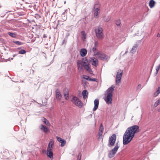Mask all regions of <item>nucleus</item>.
Instances as JSON below:
<instances>
[{"mask_svg":"<svg viewBox=\"0 0 160 160\" xmlns=\"http://www.w3.org/2000/svg\"><path fill=\"white\" fill-rule=\"evenodd\" d=\"M115 87H113L109 88L107 90V94L110 93L112 95V92L114 90V88Z\"/></svg>","mask_w":160,"mask_h":160,"instance_id":"4be33fe9","label":"nucleus"},{"mask_svg":"<svg viewBox=\"0 0 160 160\" xmlns=\"http://www.w3.org/2000/svg\"><path fill=\"white\" fill-rule=\"evenodd\" d=\"M138 47V45L137 44H136L135 46L133 47L132 48V50L130 51V52L132 54L134 53L137 49Z\"/></svg>","mask_w":160,"mask_h":160,"instance_id":"b1692460","label":"nucleus"},{"mask_svg":"<svg viewBox=\"0 0 160 160\" xmlns=\"http://www.w3.org/2000/svg\"><path fill=\"white\" fill-rule=\"evenodd\" d=\"M43 37L44 38H46V35H43Z\"/></svg>","mask_w":160,"mask_h":160,"instance_id":"a19ab883","label":"nucleus"},{"mask_svg":"<svg viewBox=\"0 0 160 160\" xmlns=\"http://www.w3.org/2000/svg\"><path fill=\"white\" fill-rule=\"evenodd\" d=\"M157 37H159L160 36V34H158L157 36Z\"/></svg>","mask_w":160,"mask_h":160,"instance_id":"79ce46f5","label":"nucleus"},{"mask_svg":"<svg viewBox=\"0 0 160 160\" xmlns=\"http://www.w3.org/2000/svg\"><path fill=\"white\" fill-rule=\"evenodd\" d=\"M86 63V62H82L80 60H78L77 61L78 69L79 70H81L82 69L83 67H84L85 64Z\"/></svg>","mask_w":160,"mask_h":160,"instance_id":"9d476101","label":"nucleus"},{"mask_svg":"<svg viewBox=\"0 0 160 160\" xmlns=\"http://www.w3.org/2000/svg\"><path fill=\"white\" fill-rule=\"evenodd\" d=\"M87 51L85 48L81 49L80 51V55L81 56L83 57L85 56L87 53Z\"/></svg>","mask_w":160,"mask_h":160,"instance_id":"6ab92c4d","label":"nucleus"},{"mask_svg":"<svg viewBox=\"0 0 160 160\" xmlns=\"http://www.w3.org/2000/svg\"><path fill=\"white\" fill-rule=\"evenodd\" d=\"M8 34L12 38H15L16 36V35L14 33L8 32Z\"/></svg>","mask_w":160,"mask_h":160,"instance_id":"c756f323","label":"nucleus"},{"mask_svg":"<svg viewBox=\"0 0 160 160\" xmlns=\"http://www.w3.org/2000/svg\"><path fill=\"white\" fill-rule=\"evenodd\" d=\"M139 132V127L134 125L128 128L123 137V143L124 145L128 144L134 137L135 133Z\"/></svg>","mask_w":160,"mask_h":160,"instance_id":"f257e3e1","label":"nucleus"},{"mask_svg":"<svg viewBox=\"0 0 160 160\" xmlns=\"http://www.w3.org/2000/svg\"><path fill=\"white\" fill-rule=\"evenodd\" d=\"M52 150L49 149V148H47V155L51 159L53 158V153Z\"/></svg>","mask_w":160,"mask_h":160,"instance_id":"f8f14e48","label":"nucleus"},{"mask_svg":"<svg viewBox=\"0 0 160 160\" xmlns=\"http://www.w3.org/2000/svg\"><path fill=\"white\" fill-rule=\"evenodd\" d=\"M57 140L61 143V147L64 146L66 143V141L64 139H63L57 136L56 137Z\"/></svg>","mask_w":160,"mask_h":160,"instance_id":"4468645a","label":"nucleus"},{"mask_svg":"<svg viewBox=\"0 0 160 160\" xmlns=\"http://www.w3.org/2000/svg\"><path fill=\"white\" fill-rule=\"evenodd\" d=\"M97 47H93L92 49L91 50L90 52L92 51L93 52H94V53H95V51H96L97 50Z\"/></svg>","mask_w":160,"mask_h":160,"instance_id":"e433bc0d","label":"nucleus"},{"mask_svg":"<svg viewBox=\"0 0 160 160\" xmlns=\"http://www.w3.org/2000/svg\"><path fill=\"white\" fill-rule=\"evenodd\" d=\"M159 102L158 100L156 102H155L154 104V106L155 107H157L159 104H160V103H159Z\"/></svg>","mask_w":160,"mask_h":160,"instance_id":"c9c22d12","label":"nucleus"},{"mask_svg":"<svg viewBox=\"0 0 160 160\" xmlns=\"http://www.w3.org/2000/svg\"><path fill=\"white\" fill-rule=\"evenodd\" d=\"M158 100L159 102V103H160V98Z\"/></svg>","mask_w":160,"mask_h":160,"instance_id":"c03bdc74","label":"nucleus"},{"mask_svg":"<svg viewBox=\"0 0 160 160\" xmlns=\"http://www.w3.org/2000/svg\"><path fill=\"white\" fill-rule=\"evenodd\" d=\"M88 94L87 90H85L82 91V95L84 99H85L87 98Z\"/></svg>","mask_w":160,"mask_h":160,"instance_id":"aec40b11","label":"nucleus"},{"mask_svg":"<svg viewBox=\"0 0 160 160\" xmlns=\"http://www.w3.org/2000/svg\"><path fill=\"white\" fill-rule=\"evenodd\" d=\"M42 120L44 123L47 126H49L50 125V123L45 118L43 117Z\"/></svg>","mask_w":160,"mask_h":160,"instance_id":"a878e982","label":"nucleus"},{"mask_svg":"<svg viewBox=\"0 0 160 160\" xmlns=\"http://www.w3.org/2000/svg\"><path fill=\"white\" fill-rule=\"evenodd\" d=\"M158 111L159 112H160V108L158 109Z\"/></svg>","mask_w":160,"mask_h":160,"instance_id":"37998d69","label":"nucleus"},{"mask_svg":"<svg viewBox=\"0 0 160 160\" xmlns=\"http://www.w3.org/2000/svg\"><path fill=\"white\" fill-rule=\"evenodd\" d=\"M155 3L154 0H150L149 3V6L151 8H152L155 6Z\"/></svg>","mask_w":160,"mask_h":160,"instance_id":"412c9836","label":"nucleus"},{"mask_svg":"<svg viewBox=\"0 0 160 160\" xmlns=\"http://www.w3.org/2000/svg\"><path fill=\"white\" fill-rule=\"evenodd\" d=\"M123 74V71L120 70L117 72L116 78V82L117 84H118L121 81V78Z\"/></svg>","mask_w":160,"mask_h":160,"instance_id":"0eeeda50","label":"nucleus"},{"mask_svg":"<svg viewBox=\"0 0 160 160\" xmlns=\"http://www.w3.org/2000/svg\"><path fill=\"white\" fill-rule=\"evenodd\" d=\"M103 29L101 27H98L95 29V33L97 37L99 39H102L104 38Z\"/></svg>","mask_w":160,"mask_h":160,"instance_id":"7ed1b4c3","label":"nucleus"},{"mask_svg":"<svg viewBox=\"0 0 160 160\" xmlns=\"http://www.w3.org/2000/svg\"><path fill=\"white\" fill-rule=\"evenodd\" d=\"M112 95L110 93L107 94V96L105 99V100L107 104H109L112 103Z\"/></svg>","mask_w":160,"mask_h":160,"instance_id":"9b49d317","label":"nucleus"},{"mask_svg":"<svg viewBox=\"0 0 160 160\" xmlns=\"http://www.w3.org/2000/svg\"><path fill=\"white\" fill-rule=\"evenodd\" d=\"M26 51L24 50H22L19 52V53L20 54H25L26 53Z\"/></svg>","mask_w":160,"mask_h":160,"instance_id":"72a5a7b5","label":"nucleus"},{"mask_svg":"<svg viewBox=\"0 0 160 160\" xmlns=\"http://www.w3.org/2000/svg\"><path fill=\"white\" fill-rule=\"evenodd\" d=\"M13 42L16 44L21 45L22 44V43L19 41H13Z\"/></svg>","mask_w":160,"mask_h":160,"instance_id":"f704fd0d","label":"nucleus"},{"mask_svg":"<svg viewBox=\"0 0 160 160\" xmlns=\"http://www.w3.org/2000/svg\"><path fill=\"white\" fill-rule=\"evenodd\" d=\"M64 96L65 99L68 100V92H67L66 93H64Z\"/></svg>","mask_w":160,"mask_h":160,"instance_id":"473e14b6","label":"nucleus"},{"mask_svg":"<svg viewBox=\"0 0 160 160\" xmlns=\"http://www.w3.org/2000/svg\"><path fill=\"white\" fill-rule=\"evenodd\" d=\"M115 23L117 26H120L121 24V20H116L115 21Z\"/></svg>","mask_w":160,"mask_h":160,"instance_id":"c85d7f7f","label":"nucleus"},{"mask_svg":"<svg viewBox=\"0 0 160 160\" xmlns=\"http://www.w3.org/2000/svg\"><path fill=\"white\" fill-rule=\"evenodd\" d=\"M54 146V142L52 140L50 141L48 145V148H49V149L52 150Z\"/></svg>","mask_w":160,"mask_h":160,"instance_id":"5701e85b","label":"nucleus"},{"mask_svg":"<svg viewBox=\"0 0 160 160\" xmlns=\"http://www.w3.org/2000/svg\"><path fill=\"white\" fill-rule=\"evenodd\" d=\"M72 102L75 105L79 107H81L83 105V103L76 97H73L72 98Z\"/></svg>","mask_w":160,"mask_h":160,"instance_id":"39448f33","label":"nucleus"},{"mask_svg":"<svg viewBox=\"0 0 160 160\" xmlns=\"http://www.w3.org/2000/svg\"><path fill=\"white\" fill-rule=\"evenodd\" d=\"M81 158V155L79 154L78 156V159L79 160H80Z\"/></svg>","mask_w":160,"mask_h":160,"instance_id":"58836bf2","label":"nucleus"},{"mask_svg":"<svg viewBox=\"0 0 160 160\" xmlns=\"http://www.w3.org/2000/svg\"><path fill=\"white\" fill-rule=\"evenodd\" d=\"M103 20L105 22H108L111 19V17L109 16H106L103 17Z\"/></svg>","mask_w":160,"mask_h":160,"instance_id":"bb28decb","label":"nucleus"},{"mask_svg":"<svg viewBox=\"0 0 160 160\" xmlns=\"http://www.w3.org/2000/svg\"><path fill=\"white\" fill-rule=\"evenodd\" d=\"M104 128L102 124H101L99 128V131L98 132L99 138H101L102 137V134L103 133Z\"/></svg>","mask_w":160,"mask_h":160,"instance_id":"ddd939ff","label":"nucleus"},{"mask_svg":"<svg viewBox=\"0 0 160 160\" xmlns=\"http://www.w3.org/2000/svg\"><path fill=\"white\" fill-rule=\"evenodd\" d=\"M95 78L92 79V80L91 81H95Z\"/></svg>","mask_w":160,"mask_h":160,"instance_id":"ea45409f","label":"nucleus"},{"mask_svg":"<svg viewBox=\"0 0 160 160\" xmlns=\"http://www.w3.org/2000/svg\"><path fill=\"white\" fill-rule=\"evenodd\" d=\"M81 34L82 36V38L83 41H85L86 38V34L85 32L84 31H82L81 32Z\"/></svg>","mask_w":160,"mask_h":160,"instance_id":"393cba45","label":"nucleus"},{"mask_svg":"<svg viewBox=\"0 0 160 160\" xmlns=\"http://www.w3.org/2000/svg\"><path fill=\"white\" fill-rule=\"evenodd\" d=\"M160 93V87H159L157 89L156 91L154 93V97H156Z\"/></svg>","mask_w":160,"mask_h":160,"instance_id":"cd10ccee","label":"nucleus"},{"mask_svg":"<svg viewBox=\"0 0 160 160\" xmlns=\"http://www.w3.org/2000/svg\"><path fill=\"white\" fill-rule=\"evenodd\" d=\"M118 148V144L117 143L114 148L110 151L108 155V157L110 158L113 157L116 154Z\"/></svg>","mask_w":160,"mask_h":160,"instance_id":"423d86ee","label":"nucleus"},{"mask_svg":"<svg viewBox=\"0 0 160 160\" xmlns=\"http://www.w3.org/2000/svg\"><path fill=\"white\" fill-rule=\"evenodd\" d=\"M116 140V135L115 134H113L109 138L108 143L112 146H113Z\"/></svg>","mask_w":160,"mask_h":160,"instance_id":"6e6552de","label":"nucleus"},{"mask_svg":"<svg viewBox=\"0 0 160 160\" xmlns=\"http://www.w3.org/2000/svg\"><path fill=\"white\" fill-rule=\"evenodd\" d=\"M95 55L98 56L97 57L102 60H107L108 58V56L106 55L103 53L101 52H98L95 54Z\"/></svg>","mask_w":160,"mask_h":160,"instance_id":"20e7f679","label":"nucleus"},{"mask_svg":"<svg viewBox=\"0 0 160 160\" xmlns=\"http://www.w3.org/2000/svg\"><path fill=\"white\" fill-rule=\"evenodd\" d=\"M90 65L89 64H85L84 67V68L87 70V71L90 73H91L92 71L90 68Z\"/></svg>","mask_w":160,"mask_h":160,"instance_id":"a211bd4d","label":"nucleus"},{"mask_svg":"<svg viewBox=\"0 0 160 160\" xmlns=\"http://www.w3.org/2000/svg\"><path fill=\"white\" fill-rule=\"evenodd\" d=\"M99 101L98 99H96L94 101V106L93 109V111L96 110L98 108Z\"/></svg>","mask_w":160,"mask_h":160,"instance_id":"f3484780","label":"nucleus"},{"mask_svg":"<svg viewBox=\"0 0 160 160\" xmlns=\"http://www.w3.org/2000/svg\"><path fill=\"white\" fill-rule=\"evenodd\" d=\"M56 97L57 99L58 100H61L62 98V95L58 89H57L55 91Z\"/></svg>","mask_w":160,"mask_h":160,"instance_id":"dca6fc26","label":"nucleus"},{"mask_svg":"<svg viewBox=\"0 0 160 160\" xmlns=\"http://www.w3.org/2000/svg\"><path fill=\"white\" fill-rule=\"evenodd\" d=\"M89 62L95 67H97L98 65V61L95 57L90 58Z\"/></svg>","mask_w":160,"mask_h":160,"instance_id":"1a4fd4ad","label":"nucleus"},{"mask_svg":"<svg viewBox=\"0 0 160 160\" xmlns=\"http://www.w3.org/2000/svg\"><path fill=\"white\" fill-rule=\"evenodd\" d=\"M100 7L101 5L98 3H96L94 5L93 11L94 17L96 18H98L99 17Z\"/></svg>","mask_w":160,"mask_h":160,"instance_id":"f03ea898","label":"nucleus"},{"mask_svg":"<svg viewBox=\"0 0 160 160\" xmlns=\"http://www.w3.org/2000/svg\"><path fill=\"white\" fill-rule=\"evenodd\" d=\"M98 42L97 41H95L94 43V46L97 47L98 46Z\"/></svg>","mask_w":160,"mask_h":160,"instance_id":"4c0bfd02","label":"nucleus"},{"mask_svg":"<svg viewBox=\"0 0 160 160\" xmlns=\"http://www.w3.org/2000/svg\"><path fill=\"white\" fill-rule=\"evenodd\" d=\"M39 128L42 131H43L45 133H47L49 131V129L47 127L43 125H41L39 126Z\"/></svg>","mask_w":160,"mask_h":160,"instance_id":"2eb2a0df","label":"nucleus"},{"mask_svg":"<svg viewBox=\"0 0 160 160\" xmlns=\"http://www.w3.org/2000/svg\"><path fill=\"white\" fill-rule=\"evenodd\" d=\"M83 78L86 80H88L89 81H91L92 80L91 78H90L89 77L86 75H83Z\"/></svg>","mask_w":160,"mask_h":160,"instance_id":"7c9ffc66","label":"nucleus"},{"mask_svg":"<svg viewBox=\"0 0 160 160\" xmlns=\"http://www.w3.org/2000/svg\"><path fill=\"white\" fill-rule=\"evenodd\" d=\"M160 69V64L158 66H157L156 68V75L158 74L159 70Z\"/></svg>","mask_w":160,"mask_h":160,"instance_id":"2f4dec72","label":"nucleus"}]
</instances>
